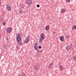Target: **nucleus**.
<instances>
[{
	"instance_id": "9",
	"label": "nucleus",
	"mask_w": 76,
	"mask_h": 76,
	"mask_svg": "<svg viewBox=\"0 0 76 76\" xmlns=\"http://www.w3.org/2000/svg\"><path fill=\"white\" fill-rule=\"evenodd\" d=\"M71 47H71V46L69 45L66 47V49L67 50H70V49H71Z\"/></svg>"
},
{
	"instance_id": "2",
	"label": "nucleus",
	"mask_w": 76,
	"mask_h": 76,
	"mask_svg": "<svg viewBox=\"0 0 76 76\" xmlns=\"http://www.w3.org/2000/svg\"><path fill=\"white\" fill-rule=\"evenodd\" d=\"M45 39V35L43 33H42L40 35V38L39 39V42L41 43L42 42V41H43V39Z\"/></svg>"
},
{
	"instance_id": "13",
	"label": "nucleus",
	"mask_w": 76,
	"mask_h": 76,
	"mask_svg": "<svg viewBox=\"0 0 76 76\" xmlns=\"http://www.w3.org/2000/svg\"><path fill=\"white\" fill-rule=\"evenodd\" d=\"M19 12L20 13H23V11L20 9L19 10Z\"/></svg>"
},
{
	"instance_id": "30",
	"label": "nucleus",
	"mask_w": 76,
	"mask_h": 76,
	"mask_svg": "<svg viewBox=\"0 0 76 76\" xmlns=\"http://www.w3.org/2000/svg\"><path fill=\"white\" fill-rule=\"evenodd\" d=\"M18 76H22V75H19Z\"/></svg>"
},
{
	"instance_id": "20",
	"label": "nucleus",
	"mask_w": 76,
	"mask_h": 76,
	"mask_svg": "<svg viewBox=\"0 0 76 76\" xmlns=\"http://www.w3.org/2000/svg\"><path fill=\"white\" fill-rule=\"evenodd\" d=\"M52 67V66L51 65H49L48 66V67L50 69H51V67Z\"/></svg>"
},
{
	"instance_id": "11",
	"label": "nucleus",
	"mask_w": 76,
	"mask_h": 76,
	"mask_svg": "<svg viewBox=\"0 0 76 76\" xmlns=\"http://www.w3.org/2000/svg\"><path fill=\"white\" fill-rule=\"evenodd\" d=\"M72 29H73V30H75V29H76V25H74L72 26Z\"/></svg>"
},
{
	"instance_id": "31",
	"label": "nucleus",
	"mask_w": 76,
	"mask_h": 76,
	"mask_svg": "<svg viewBox=\"0 0 76 76\" xmlns=\"http://www.w3.org/2000/svg\"><path fill=\"white\" fill-rule=\"evenodd\" d=\"M0 4H1V1L0 0Z\"/></svg>"
},
{
	"instance_id": "19",
	"label": "nucleus",
	"mask_w": 76,
	"mask_h": 76,
	"mask_svg": "<svg viewBox=\"0 0 76 76\" xmlns=\"http://www.w3.org/2000/svg\"><path fill=\"white\" fill-rule=\"evenodd\" d=\"M34 69H36V70H38V67H37V66H35Z\"/></svg>"
},
{
	"instance_id": "8",
	"label": "nucleus",
	"mask_w": 76,
	"mask_h": 76,
	"mask_svg": "<svg viewBox=\"0 0 76 76\" xmlns=\"http://www.w3.org/2000/svg\"><path fill=\"white\" fill-rule=\"evenodd\" d=\"M59 38L60 39V40L61 41H64V36H60L59 37Z\"/></svg>"
},
{
	"instance_id": "4",
	"label": "nucleus",
	"mask_w": 76,
	"mask_h": 76,
	"mask_svg": "<svg viewBox=\"0 0 76 76\" xmlns=\"http://www.w3.org/2000/svg\"><path fill=\"white\" fill-rule=\"evenodd\" d=\"M11 8L10 7V5L9 4H7V9L8 11H11Z\"/></svg>"
},
{
	"instance_id": "12",
	"label": "nucleus",
	"mask_w": 76,
	"mask_h": 76,
	"mask_svg": "<svg viewBox=\"0 0 76 76\" xmlns=\"http://www.w3.org/2000/svg\"><path fill=\"white\" fill-rule=\"evenodd\" d=\"M59 67L60 69V70H63V67L62 66L60 65V64H59Z\"/></svg>"
},
{
	"instance_id": "6",
	"label": "nucleus",
	"mask_w": 76,
	"mask_h": 76,
	"mask_svg": "<svg viewBox=\"0 0 76 76\" xmlns=\"http://www.w3.org/2000/svg\"><path fill=\"white\" fill-rule=\"evenodd\" d=\"M32 1L31 0H26V2L28 4H31L32 2Z\"/></svg>"
},
{
	"instance_id": "5",
	"label": "nucleus",
	"mask_w": 76,
	"mask_h": 76,
	"mask_svg": "<svg viewBox=\"0 0 76 76\" xmlns=\"http://www.w3.org/2000/svg\"><path fill=\"white\" fill-rule=\"evenodd\" d=\"M30 39V38L29 37H27L24 41V43H26V44L28 43L29 42V41Z\"/></svg>"
},
{
	"instance_id": "21",
	"label": "nucleus",
	"mask_w": 76,
	"mask_h": 76,
	"mask_svg": "<svg viewBox=\"0 0 76 76\" xmlns=\"http://www.w3.org/2000/svg\"><path fill=\"white\" fill-rule=\"evenodd\" d=\"M2 25H3L4 26H5V25H6V23H5L4 22H3V23H2Z\"/></svg>"
},
{
	"instance_id": "16",
	"label": "nucleus",
	"mask_w": 76,
	"mask_h": 76,
	"mask_svg": "<svg viewBox=\"0 0 76 76\" xmlns=\"http://www.w3.org/2000/svg\"><path fill=\"white\" fill-rule=\"evenodd\" d=\"M69 37H70V36L68 35H66V37H65V38L66 39L69 38Z\"/></svg>"
},
{
	"instance_id": "29",
	"label": "nucleus",
	"mask_w": 76,
	"mask_h": 76,
	"mask_svg": "<svg viewBox=\"0 0 76 76\" xmlns=\"http://www.w3.org/2000/svg\"><path fill=\"white\" fill-rule=\"evenodd\" d=\"M7 39L8 41H9V39L8 38H7Z\"/></svg>"
},
{
	"instance_id": "23",
	"label": "nucleus",
	"mask_w": 76,
	"mask_h": 76,
	"mask_svg": "<svg viewBox=\"0 0 76 76\" xmlns=\"http://www.w3.org/2000/svg\"><path fill=\"white\" fill-rule=\"evenodd\" d=\"M66 1L67 3H68L69 2H70V0H66Z\"/></svg>"
},
{
	"instance_id": "26",
	"label": "nucleus",
	"mask_w": 76,
	"mask_h": 76,
	"mask_svg": "<svg viewBox=\"0 0 76 76\" xmlns=\"http://www.w3.org/2000/svg\"><path fill=\"white\" fill-rule=\"evenodd\" d=\"M40 6H39V5H37V7H39Z\"/></svg>"
},
{
	"instance_id": "28",
	"label": "nucleus",
	"mask_w": 76,
	"mask_h": 76,
	"mask_svg": "<svg viewBox=\"0 0 76 76\" xmlns=\"http://www.w3.org/2000/svg\"><path fill=\"white\" fill-rule=\"evenodd\" d=\"M39 49H41V46H39Z\"/></svg>"
},
{
	"instance_id": "7",
	"label": "nucleus",
	"mask_w": 76,
	"mask_h": 76,
	"mask_svg": "<svg viewBox=\"0 0 76 76\" xmlns=\"http://www.w3.org/2000/svg\"><path fill=\"white\" fill-rule=\"evenodd\" d=\"M34 49L36 50L37 51L38 50V44L37 43H35L34 46Z\"/></svg>"
},
{
	"instance_id": "25",
	"label": "nucleus",
	"mask_w": 76,
	"mask_h": 76,
	"mask_svg": "<svg viewBox=\"0 0 76 76\" xmlns=\"http://www.w3.org/2000/svg\"><path fill=\"white\" fill-rule=\"evenodd\" d=\"M37 53H40V50H38L37 51Z\"/></svg>"
},
{
	"instance_id": "22",
	"label": "nucleus",
	"mask_w": 76,
	"mask_h": 76,
	"mask_svg": "<svg viewBox=\"0 0 76 76\" xmlns=\"http://www.w3.org/2000/svg\"><path fill=\"white\" fill-rule=\"evenodd\" d=\"M4 49H6V48H7V46L6 45L4 46Z\"/></svg>"
},
{
	"instance_id": "10",
	"label": "nucleus",
	"mask_w": 76,
	"mask_h": 76,
	"mask_svg": "<svg viewBox=\"0 0 76 76\" xmlns=\"http://www.w3.org/2000/svg\"><path fill=\"white\" fill-rule=\"evenodd\" d=\"M61 12L62 13H64L66 12V10L64 9H62L61 10Z\"/></svg>"
},
{
	"instance_id": "17",
	"label": "nucleus",
	"mask_w": 76,
	"mask_h": 76,
	"mask_svg": "<svg viewBox=\"0 0 76 76\" xmlns=\"http://www.w3.org/2000/svg\"><path fill=\"white\" fill-rule=\"evenodd\" d=\"M45 29L46 30H48V29H49V27L48 26H46V27Z\"/></svg>"
},
{
	"instance_id": "32",
	"label": "nucleus",
	"mask_w": 76,
	"mask_h": 76,
	"mask_svg": "<svg viewBox=\"0 0 76 76\" xmlns=\"http://www.w3.org/2000/svg\"><path fill=\"white\" fill-rule=\"evenodd\" d=\"M54 33H55V32L54 31L53 32V34H54Z\"/></svg>"
},
{
	"instance_id": "24",
	"label": "nucleus",
	"mask_w": 76,
	"mask_h": 76,
	"mask_svg": "<svg viewBox=\"0 0 76 76\" xmlns=\"http://www.w3.org/2000/svg\"><path fill=\"white\" fill-rule=\"evenodd\" d=\"M21 7H22V8H23V7H24V6H23V5H21L20 6Z\"/></svg>"
},
{
	"instance_id": "15",
	"label": "nucleus",
	"mask_w": 76,
	"mask_h": 76,
	"mask_svg": "<svg viewBox=\"0 0 76 76\" xmlns=\"http://www.w3.org/2000/svg\"><path fill=\"white\" fill-rule=\"evenodd\" d=\"M39 56H40V54L37 53H36V56L37 57H38Z\"/></svg>"
},
{
	"instance_id": "18",
	"label": "nucleus",
	"mask_w": 76,
	"mask_h": 76,
	"mask_svg": "<svg viewBox=\"0 0 76 76\" xmlns=\"http://www.w3.org/2000/svg\"><path fill=\"white\" fill-rule=\"evenodd\" d=\"M18 44H19L20 45H22V42H19V43H18Z\"/></svg>"
},
{
	"instance_id": "3",
	"label": "nucleus",
	"mask_w": 76,
	"mask_h": 76,
	"mask_svg": "<svg viewBox=\"0 0 76 76\" xmlns=\"http://www.w3.org/2000/svg\"><path fill=\"white\" fill-rule=\"evenodd\" d=\"M12 31V28L9 27L7 28L6 31L7 34H10Z\"/></svg>"
},
{
	"instance_id": "14",
	"label": "nucleus",
	"mask_w": 76,
	"mask_h": 76,
	"mask_svg": "<svg viewBox=\"0 0 76 76\" xmlns=\"http://www.w3.org/2000/svg\"><path fill=\"white\" fill-rule=\"evenodd\" d=\"M72 58H73V60L74 61H76V56H73Z\"/></svg>"
},
{
	"instance_id": "27",
	"label": "nucleus",
	"mask_w": 76,
	"mask_h": 76,
	"mask_svg": "<svg viewBox=\"0 0 76 76\" xmlns=\"http://www.w3.org/2000/svg\"><path fill=\"white\" fill-rule=\"evenodd\" d=\"M53 63H52L50 64V65L51 66H52L53 65Z\"/></svg>"
},
{
	"instance_id": "1",
	"label": "nucleus",
	"mask_w": 76,
	"mask_h": 76,
	"mask_svg": "<svg viewBox=\"0 0 76 76\" xmlns=\"http://www.w3.org/2000/svg\"><path fill=\"white\" fill-rule=\"evenodd\" d=\"M21 35L20 33L18 34V35H16V41L17 43H19V42L21 41V39H22Z\"/></svg>"
}]
</instances>
